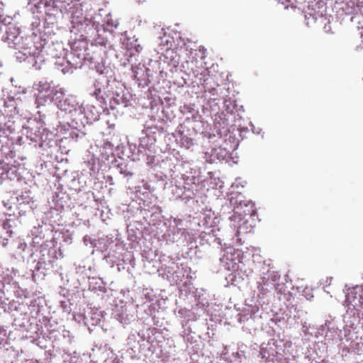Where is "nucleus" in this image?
Returning a JSON list of instances; mask_svg holds the SVG:
<instances>
[{"mask_svg":"<svg viewBox=\"0 0 363 363\" xmlns=\"http://www.w3.org/2000/svg\"><path fill=\"white\" fill-rule=\"evenodd\" d=\"M15 172H16V170H15V169H14V168H12V167L9 168V169L7 171L8 177H9L11 179H13V178H12L11 176H9V175H10V174H14V175H15V177H16V175Z\"/></svg>","mask_w":363,"mask_h":363,"instance_id":"0eeeda50","label":"nucleus"},{"mask_svg":"<svg viewBox=\"0 0 363 363\" xmlns=\"http://www.w3.org/2000/svg\"><path fill=\"white\" fill-rule=\"evenodd\" d=\"M199 52L201 53V58L205 59L206 57V49L203 46H199Z\"/></svg>","mask_w":363,"mask_h":363,"instance_id":"423d86ee","label":"nucleus"},{"mask_svg":"<svg viewBox=\"0 0 363 363\" xmlns=\"http://www.w3.org/2000/svg\"><path fill=\"white\" fill-rule=\"evenodd\" d=\"M57 107L66 113H72L77 110V104L72 96H63L57 104Z\"/></svg>","mask_w":363,"mask_h":363,"instance_id":"f03ea898","label":"nucleus"},{"mask_svg":"<svg viewBox=\"0 0 363 363\" xmlns=\"http://www.w3.org/2000/svg\"><path fill=\"white\" fill-rule=\"evenodd\" d=\"M99 118V115H96L95 116H93L91 119L93 121H96Z\"/></svg>","mask_w":363,"mask_h":363,"instance_id":"6e6552de","label":"nucleus"},{"mask_svg":"<svg viewBox=\"0 0 363 363\" xmlns=\"http://www.w3.org/2000/svg\"><path fill=\"white\" fill-rule=\"evenodd\" d=\"M72 1V0H54V4L57 7L60 6L61 8H66L67 5H69V4Z\"/></svg>","mask_w":363,"mask_h":363,"instance_id":"39448f33","label":"nucleus"},{"mask_svg":"<svg viewBox=\"0 0 363 363\" xmlns=\"http://www.w3.org/2000/svg\"><path fill=\"white\" fill-rule=\"evenodd\" d=\"M355 299H357V297L353 295L352 293L349 294L347 296L345 302L347 303V306L349 308H353L354 310H357V306L359 305L355 302Z\"/></svg>","mask_w":363,"mask_h":363,"instance_id":"20e7f679","label":"nucleus"},{"mask_svg":"<svg viewBox=\"0 0 363 363\" xmlns=\"http://www.w3.org/2000/svg\"><path fill=\"white\" fill-rule=\"evenodd\" d=\"M72 22L75 24H81L83 26L85 24V30H87L89 33L93 28L94 30L97 29V26L95 25L94 22H92L91 20H89L87 18H83L82 16L80 18L79 16H75L74 13L72 14Z\"/></svg>","mask_w":363,"mask_h":363,"instance_id":"7ed1b4c3","label":"nucleus"},{"mask_svg":"<svg viewBox=\"0 0 363 363\" xmlns=\"http://www.w3.org/2000/svg\"><path fill=\"white\" fill-rule=\"evenodd\" d=\"M357 301H358L359 303H361L360 298L357 299Z\"/></svg>","mask_w":363,"mask_h":363,"instance_id":"1a4fd4ad","label":"nucleus"},{"mask_svg":"<svg viewBox=\"0 0 363 363\" xmlns=\"http://www.w3.org/2000/svg\"><path fill=\"white\" fill-rule=\"evenodd\" d=\"M27 47L23 48V54L26 58H31L33 67L35 69H41V64L45 61V57L43 55V49L37 47L32 41L26 44Z\"/></svg>","mask_w":363,"mask_h":363,"instance_id":"f257e3e1","label":"nucleus"}]
</instances>
